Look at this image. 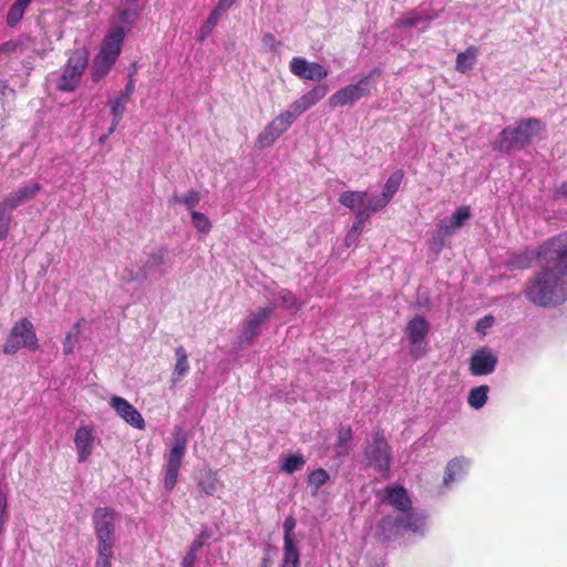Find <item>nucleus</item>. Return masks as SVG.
<instances>
[{"instance_id": "a18cd8bd", "label": "nucleus", "mask_w": 567, "mask_h": 567, "mask_svg": "<svg viewBox=\"0 0 567 567\" xmlns=\"http://www.w3.org/2000/svg\"><path fill=\"white\" fill-rule=\"evenodd\" d=\"M190 216H192V223H193L194 227L197 229V231H199L202 234H207L210 231L212 223L205 214L199 213V212H193V214H190Z\"/></svg>"}, {"instance_id": "412c9836", "label": "nucleus", "mask_w": 567, "mask_h": 567, "mask_svg": "<svg viewBox=\"0 0 567 567\" xmlns=\"http://www.w3.org/2000/svg\"><path fill=\"white\" fill-rule=\"evenodd\" d=\"M176 363L171 377V389L176 388L189 372L188 355L183 346L175 349Z\"/></svg>"}, {"instance_id": "6e6552de", "label": "nucleus", "mask_w": 567, "mask_h": 567, "mask_svg": "<svg viewBox=\"0 0 567 567\" xmlns=\"http://www.w3.org/2000/svg\"><path fill=\"white\" fill-rule=\"evenodd\" d=\"M38 338L33 324L28 319L17 322L3 346V352L14 354L21 348L35 349Z\"/></svg>"}, {"instance_id": "f8f14e48", "label": "nucleus", "mask_w": 567, "mask_h": 567, "mask_svg": "<svg viewBox=\"0 0 567 567\" xmlns=\"http://www.w3.org/2000/svg\"><path fill=\"white\" fill-rule=\"evenodd\" d=\"M369 76L361 78L357 83L349 84L334 92L329 97V105L331 107H338L353 104L369 94Z\"/></svg>"}, {"instance_id": "338daca9", "label": "nucleus", "mask_w": 567, "mask_h": 567, "mask_svg": "<svg viewBox=\"0 0 567 567\" xmlns=\"http://www.w3.org/2000/svg\"><path fill=\"white\" fill-rule=\"evenodd\" d=\"M118 124H120V122H115V117H113L112 124L107 131V134H110V135L113 134L115 132L116 127L118 126Z\"/></svg>"}, {"instance_id": "dca6fc26", "label": "nucleus", "mask_w": 567, "mask_h": 567, "mask_svg": "<svg viewBox=\"0 0 567 567\" xmlns=\"http://www.w3.org/2000/svg\"><path fill=\"white\" fill-rule=\"evenodd\" d=\"M94 429L91 425H81L74 434V445L78 453V461L85 462L92 454L95 443Z\"/></svg>"}, {"instance_id": "69168bd1", "label": "nucleus", "mask_w": 567, "mask_h": 567, "mask_svg": "<svg viewBox=\"0 0 567 567\" xmlns=\"http://www.w3.org/2000/svg\"><path fill=\"white\" fill-rule=\"evenodd\" d=\"M212 536V533L207 529V528H204L200 530L199 535L197 536L203 543H205L207 539H209Z\"/></svg>"}, {"instance_id": "0e129e2a", "label": "nucleus", "mask_w": 567, "mask_h": 567, "mask_svg": "<svg viewBox=\"0 0 567 567\" xmlns=\"http://www.w3.org/2000/svg\"><path fill=\"white\" fill-rule=\"evenodd\" d=\"M358 237H359L358 234H352V231L349 230L344 238L346 245L348 247L352 246L353 244H355Z\"/></svg>"}, {"instance_id": "13d9d810", "label": "nucleus", "mask_w": 567, "mask_h": 567, "mask_svg": "<svg viewBox=\"0 0 567 567\" xmlns=\"http://www.w3.org/2000/svg\"><path fill=\"white\" fill-rule=\"evenodd\" d=\"M134 91H135V80L133 78V73H128L127 83L125 85L124 91H122V93H124L125 95L132 96Z\"/></svg>"}, {"instance_id": "a19ab883", "label": "nucleus", "mask_w": 567, "mask_h": 567, "mask_svg": "<svg viewBox=\"0 0 567 567\" xmlns=\"http://www.w3.org/2000/svg\"><path fill=\"white\" fill-rule=\"evenodd\" d=\"M329 480L330 475L324 468H317L309 473L308 485L313 488V493H317Z\"/></svg>"}, {"instance_id": "8fccbe9b", "label": "nucleus", "mask_w": 567, "mask_h": 567, "mask_svg": "<svg viewBox=\"0 0 567 567\" xmlns=\"http://www.w3.org/2000/svg\"><path fill=\"white\" fill-rule=\"evenodd\" d=\"M370 216L363 209L355 214V220L353 221L350 230L352 234H360L363 229L364 224L369 220Z\"/></svg>"}, {"instance_id": "864d4df0", "label": "nucleus", "mask_w": 567, "mask_h": 567, "mask_svg": "<svg viewBox=\"0 0 567 567\" xmlns=\"http://www.w3.org/2000/svg\"><path fill=\"white\" fill-rule=\"evenodd\" d=\"M554 199H567V179L555 186L553 190Z\"/></svg>"}, {"instance_id": "0eeeda50", "label": "nucleus", "mask_w": 567, "mask_h": 567, "mask_svg": "<svg viewBox=\"0 0 567 567\" xmlns=\"http://www.w3.org/2000/svg\"><path fill=\"white\" fill-rule=\"evenodd\" d=\"M87 61L89 53L85 49L75 50L66 61L56 85L58 90L61 92H73L80 83Z\"/></svg>"}, {"instance_id": "f704fd0d", "label": "nucleus", "mask_w": 567, "mask_h": 567, "mask_svg": "<svg viewBox=\"0 0 567 567\" xmlns=\"http://www.w3.org/2000/svg\"><path fill=\"white\" fill-rule=\"evenodd\" d=\"M171 202L183 204L186 209L193 214V212H196L195 208L200 202V195L196 189H189L185 195L175 194Z\"/></svg>"}, {"instance_id": "49530a36", "label": "nucleus", "mask_w": 567, "mask_h": 567, "mask_svg": "<svg viewBox=\"0 0 567 567\" xmlns=\"http://www.w3.org/2000/svg\"><path fill=\"white\" fill-rule=\"evenodd\" d=\"M296 118V114L291 110H286L275 117L272 122L285 133Z\"/></svg>"}, {"instance_id": "a211bd4d", "label": "nucleus", "mask_w": 567, "mask_h": 567, "mask_svg": "<svg viewBox=\"0 0 567 567\" xmlns=\"http://www.w3.org/2000/svg\"><path fill=\"white\" fill-rule=\"evenodd\" d=\"M42 189V186L38 182H30L18 188L17 190L10 193L3 202L9 207L16 209L23 205L24 203L31 200L34 198L40 190Z\"/></svg>"}, {"instance_id": "20e7f679", "label": "nucleus", "mask_w": 567, "mask_h": 567, "mask_svg": "<svg viewBox=\"0 0 567 567\" xmlns=\"http://www.w3.org/2000/svg\"><path fill=\"white\" fill-rule=\"evenodd\" d=\"M543 123L538 118H524L506 126L492 143L495 152L511 154L525 148L540 131Z\"/></svg>"}, {"instance_id": "5fc2aeb1", "label": "nucleus", "mask_w": 567, "mask_h": 567, "mask_svg": "<svg viewBox=\"0 0 567 567\" xmlns=\"http://www.w3.org/2000/svg\"><path fill=\"white\" fill-rule=\"evenodd\" d=\"M494 322V318L492 316H486L480 319L476 323V330L478 332L485 333V330L489 328Z\"/></svg>"}, {"instance_id": "09e8293b", "label": "nucleus", "mask_w": 567, "mask_h": 567, "mask_svg": "<svg viewBox=\"0 0 567 567\" xmlns=\"http://www.w3.org/2000/svg\"><path fill=\"white\" fill-rule=\"evenodd\" d=\"M261 42L265 50L272 53H277L281 48V42L277 41L272 33H265Z\"/></svg>"}, {"instance_id": "774afa93", "label": "nucleus", "mask_w": 567, "mask_h": 567, "mask_svg": "<svg viewBox=\"0 0 567 567\" xmlns=\"http://www.w3.org/2000/svg\"><path fill=\"white\" fill-rule=\"evenodd\" d=\"M109 137H110V134H107V133L100 136V138H99L100 144H104Z\"/></svg>"}, {"instance_id": "4be33fe9", "label": "nucleus", "mask_w": 567, "mask_h": 567, "mask_svg": "<svg viewBox=\"0 0 567 567\" xmlns=\"http://www.w3.org/2000/svg\"><path fill=\"white\" fill-rule=\"evenodd\" d=\"M468 465L470 461L465 457L451 460L445 467L443 484L447 486L453 482L462 480L466 474Z\"/></svg>"}, {"instance_id": "f3484780", "label": "nucleus", "mask_w": 567, "mask_h": 567, "mask_svg": "<svg viewBox=\"0 0 567 567\" xmlns=\"http://www.w3.org/2000/svg\"><path fill=\"white\" fill-rule=\"evenodd\" d=\"M125 35H126V30H124L123 27H116V28L112 29L105 35L99 53H101L116 62L121 54Z\"/></svg>"}, {"instance_id": "9d476101", "label": "nucleus", "mask_w": 567, "mask_h": 567, "mask_svg": "<svg viewBox=\"0 0 567 567\" xmlns=\"http://www.w3.org/2000/svg\"><path fill=\"white\" fill-rule=\"evenodd\" d=\"M275 309L276 305L269 303L248 316L238 334V344L240 348L248 347L254 342L260 333L261 326L270 318Z\"/></svg>"}, {"instance_id": "a878e982", "label": "nucleus", "mask_w": 567, "mask_h": 567, "mask_svg": "<svg viewBox=\"0 0 567 567\" xmlns=\"http://www.w3.org/2000/svg\"><path fill=\"white\" fill-rule=\"evenodd\" d=\"M131 6L120 10L117 13V22L126 30V33L131 30L133 23L137 20L142 12V8L138 6L137 0H128Z\"/></svg>"}, {"instance_id": "de8ad7c7", "label": "nucleus", "mask_w": 567, "mask_h": 567, "mask_svg": "<svg viewBox=\"0 0 567 567\" xmlns=\"http://www.w3.org/2000/svg\"><path fill=\"white\" fill-rule=\"evenodd\" d=\"M297 520L293 516L286 517L284 522V543H296L293 539V529L296 528Z\"/></svg>"}, {"instance_id": "6ab92c4d", "label": "nucleus", "mask_w": 567, "mask_h": 567, "mask_svg": "<svg viewBox=\"0 0 567 567\" xmlns=\"http://www.w3.org/2000/svg\"><path fill=\"white\" fill-rule=\"evenodd\" d=\"M167 249L163 246L153 249L147 254L146 259L143 261L142 268L145 271L146 277L158 274L164 276L167 269L164 268L166 262Z\"/></svg>"}, {"instance_id": "e2e57ef3", "label": "nucleus", "mask_w": 567, "mask_h": 567, "mask_svg": "<svg viewBox=\"0 0 567 567\" xmlns=\"http://www.w3.org/2000/svg\"><path fill=\"white\" fill-rule=\"evenodd\" d=\"M235 2L236 0H218L216 7L226 12Z\"/></svg>"}, {"instance_id": "1a4fd4ad", "label": "nucleus", "mask_w": 567, "mask_h": 567, "mask_svg": "<svg viewBox=\"0 0 567 567\" xmlns=\"http://www.w3.org/2000/svg\"><path fill=\"white\" fill-rule=\"evenodd\" d=\"M429 331L430 324L423 316L417 315L406 323L404 334L410 342V354L413 358L420 359L426 353Z\"/></svg>"}, {"instance_id": "cd10ccee", "label": "nucleus", "mask_w": 567, "mask_h": 567, "mask_svg": "<svg viewBox=\"0 0 567 567\" xmlns=\"http://www.w3.org/2000/svg\"><path fill=\"white\" fill-rule=\"evenodd\" d=\"M275 123L271 121L264 131L258 135L256 140V146L260 150L271 146L282 134Z\"/></svg>"}, {"instance_id": "c756f323", "label": "nucleus", "mask_w": 567, "mask_h": 567, "mask_svg": "<svg viewBox=\"0 0 567 567\" xmlns=\"http://www.w3.org/2000/svg\"><path fill=\"white\" fill-rule=\"evenodd\" d=\"M32 0H16L10 7L6 22L10 28L17 27L23 19L25 10Z\"/></svg>"}, {"instance_id": "b1692460", "label": "nucleus", "mask_w": 567, "mask_h": 567, "mask_svg": "<svg viewBox=\"0 0 567 567\" xmlns=\"http://www.w3.org/2000/svg\"><path fill=\"white\" fill-rule=\"evenodd\" d=\"M367 198V192L347 190L340 194L339 203L349 208L355 215L361 209H364Z\"/></svg>"}, {"instance_id": "ea45409f", "label": "nucleus", "mask_w": 567, "mask_h": 567, "mask_svg": "<svg viewBox=\"0 0 567 567\" xmlns=\"http://www.w3.org/2000/svg\"><path fill=\"white\" fill-rule=\"evenodd\" d=\"M12 210L13 208L6 205L3 200L0 203V240H3L9 234Z\"/></svg>"}, {"instance_id": "79ce46f5", "label": "nucleus", "mask_w": 567, "mask_h": 567, "mask_svg": "<svg viewBox=\"0 0 567 567\" xmlns=\"http://www.w3.org/2000/svg\"><path fill=\"white\" fill-rule=\"evenodd\" d=\"M391 200L383 195L382 193L379 196L367 198V203L364 206V212L371 217L372 214H375L388 206Z\"/></svg>"}, {"instance_id": "c85d7f7f", "label": "nucleus", "mask_w": 567, "mask_h": 567, "mask_svg": "<svg viewBox=\"0 0 567 567\" xmlns=\"http://www.w3.org/2000/svg\"><path fill=\"white\" fill-rule=\"evenodd\" d=\"M224 12L225 11L219 10L218 7H215L212 10L208 18L204 21V23L200 25V28L196 32V39L199 42H204L207 39V37L213 32L214 28L218 23V21L221 18Z\"/></svg>"}, {"instance_id": "2f4dec72", "label": "nucleus", "mask_w": 567, "mask_h": 567, "mask_svg": "<svg viewBox=\"0 0 567 567\" xmlns=\"http://www.w3.org/2000/svg\"><path fill=\"white\" fill-rule=\"evenodd\" d=\"M489 388L487 385H478L470 390L467 403L474 410L482 409L488 399Z\"/></svg>"}, {"instance_id": "5701e85b", "label": "nucleus", "mask_w": 567, "mask_h": 567, "mask_svg": "<svg viewBox=\"0 0 567 567\" xmlns=\"http://www.w3.org/2000/svg\"><path fill=\"white\" fill-rule=\"evenodd\" d=\"M440 18V13L434 9L413 10L400 19V24L412 28L421 23L430 22Z\"/></svg>"}, {"instance_id": "393cba45", "label": "nucleus", "mask_w": 567, "mask_h": 567, "mask_svg": "<svg viewBox=\"0 0 567 567\" xmlns=\"http://www.w3.org/2000/svg\"><path fill=\"white\" fill-rule=\"evenodd\" d=\"M197 484L200 494L212 496L217 492L220 482L217 473L208 468L200 472Z\"/></svg>"}, {"instance_id": "423d86ee", "label": "nucleus", "mask_w": 567, "mask_h": 567, "mask_svg": "<svg viewBox=\"0 0 567 567\" xmlns=\"http://www.w3.org/2000/svg\"><path fill=\"white\" fill-rule=\"evenodd\" d=\"M363 456L367 466L372 467L382 477L389 478L392 452L383 432L378 431L372 435L364 449Z\"/></svg>"}, {"instance_id": "c9c22d12", "label": "nucleus", "mask_w": 567, "mask_h": 567, "mask_svg": "<svg viewBox=\"0 0 567 567\" xmlns=\"http://www.w3.org/2000/svg\"><path fill=\"white\" fill-rule=\"evenodd\" d=\"M403 177L404 173L402 169H396L395 172H393L386 179L382 188V194L385 195L391 200L399 190Z\"/></svg>"}, {"instance_id": "58836bf2", "label": "nucleus", "mask_w": 567, "mask_h": 567, "mask_svg": "<svg viewBox=\"0 0 567 567\" xmlns=\"http://www.w3.org/2000/svg\"><path fill=\"white\" fill-rule=\"evenodd\" d=\"M328 93V86L326 84H319L306 92L300 96L307 109L317 104Z\"/></svg>"}, {"instance_id": "603ef678", "label": "nucleus", "mask_w": 567, "mask_h": 567, "mask_svg": "<svg viewBox=\"0 0 567 567\" xmlns=\"http://www.w3.org/2000/svg\"><path fill=\"white\" fill-rule=\"evenodd\" d=\"M447 235H443L440 233V229L437 228L436 229V234L433 236L431 243H430V248L435 251L436 254H439L443 246H444V239Z\"/></svg>"}, {"instance_id": "ddd939ff", "label": "nucleus", "mask_w": 567, "mask_h": 567, "mask_svg": "<svg viewBox=\"0 0 567 567\" xmlns=\"http://www.w3.org/2000/svg\"><path fill=\"white\" fill-rule=\"evenodd\" d=\"M498 359L492 350L483 347L472 353L468 370L475 377L489 375L495 371Z\"/></svg>"}, {"instance_id": "72a5a7b5", "label": "nucleus", "mask_w": 567, "mask_h": 567, "mask_svg": "<svg viewBox=\"0 0 567 567\" xmlns=\"http://www.w3.org/2000/svg\"><path fill=\"white\" fill-rule=\"evenodd\" d=\"M83 322V319L78 320L72 328L66 332L65 339L63 341V353L64 354H71L73 353L76 344L80 340V333H81V324Z\"/></svg>"}, {"instance_id": "4d7b16f0", "label": "nucleus", "mask_w": 567, "mask_h": 567, "mask_svg": "<svg viewBox=\"0 0 567 567\" xmlns=\"http://www.w3.org/2000/svg\"><path fill=\"white\" fill-rule=\"evenodd\" d=\"M197 554H194L192 551H187V554L184 556L181 567H194L196 561Z\"/></svg>"}, {"instance_id": "f03ea898", "label": "nucleus", "mask_w": 567, "mask_h": 567, "mask_svg": "<svg viewBox=\"0 0 567 567\" xmlns=\"http://www.w3.org/2000/svg\"><path fill=\"white\" fill-rule=\"evenodd\" d=\"M546 265L524 290L526 299L538 307L551 308L567 299V258Z\"/></svg>"}, {"instance_id": "4468645a", "label": "nucleus", "mask_w": 567, "mask_h": 567, "mask_svg": "<svg viewBox=\"0 0 567 567\" xmlns=\"http://www.w3.org/2000/svg\"><path fill=\"white\" fill-rule=\"evenodd\" d=\"M290 72L302 80L321 81L328 76V70L317 62H309L301 56H295L289 64Z\"/></svg>"}, {"instance_id": "052dcab7", "label": "nucleus", "mask_w": 567, "mask_h": 567, "mask_svg": "<svg viewBox=\"0 0 567 567\" xmlns=\"http://www.w3.org/2000/svg\"><path fill=\"white\" fill-rule=\"evenodd\" d=\"M351 439H352V433H351L350 429H348L347 432L340 433L339 434L340 446H342L343 444L347 446V444L351 441Z\"/></svg>"}, {"instance_id": "7ed1b4c3", "label": "nucleus", "mask_w": 567, "mask_h": 567, "mask_svg": "<svg viewBox=\"0 0 567 567\" xmlns=\"http://www.w3.org/2000/svg\"><path fill=\"white\" fill-rule=\"evenodd\" d=\"M567 258V233H561L543 243L536 250L525 248L511 252L505 260L507 270L528 269L534 260L539 265H550L558 259Z\"/></svg>"}, {"instance_id": "bf43d9fd", "label": "nucleus", "mask_w": 567, "mask_h": 567, "mask_svg": "<svg viewBox=\"0 0 567 567\" xmlns=\"http://www.w3.org/2000/svg\"><path fill=\"white\" fill-rule=\"evenodd\" d=\"M17 48V42L10 40L0 44V52H12L16 51Z\"/></svg>"}, {"instance_id": "bb28decb", "label": "nucleus", "mask_w": 567, "mask_h": 567, "mask_svg": "<svg viewBox=\"0 0 567 567\" xmlns=\"http://www.w3.org/2000/svg\"><path fill=\"white\" fill-rule=\"evenodd\" d=\"M115 64V61L111 60L110 58L97 53L94 58L92 70H91V78L94 82H100L102 79H104L109 72L111 71L112 66Z\"/></svg>"}, {"instance_id": "f257e3e1", "label": "nucleus", "mask_w": 567, "mask_h": 567, "mask_svg": "<svg viewBox=\"0 0 567 567\" xmlns=\"http://www.w3.org/2000/svg\"><path fill=\"white\" fill-rule=\"evenodd\" d=\"M378 496L396 511L394 516L388 515L381 519L379 527L382 533L425 535L427 516L423 511L412 507V501L403 486L388 485Z\"/></svg>"}, {"instance_id": "680f3d73", "label": "nucleus", "mask_w": 567, "mask_h": 567, "mask_svg": "<svg viewBox=\"0 0 567 567\" xmlns=\"http://www.w3.org/2000/svg\"><path fill=\"white\" fill-rule=\"evenodd\" d=\"M204 544H205V543H203L198 537H196V538L192 542V544H190V546H189L188 551H192V553H194V554H197V553L202 549V547L204 546Z\"/></svg>"}, {"instance_id": "aec40b11", "label": "nucleus", "mask_w": 567, "mask_h": 567, "mask_svg": "<svg viewBox=\"0 0 567 567\" xmlns=\"http://www.w3.org/2000/svg\"><path fill=\"white\" fill-rule=\"evenodd\" d=\"M471 217L468 206L458 207L451 217H445L440 220L437 227L443 235H452Z\"/></svg>"}, {"instance_id": "4c0bfd02", "label": "nucleus", "mask_w": 567, "mask_h": 567, "mask_svg": "<svg viewBox=\"0 0 567 567\" xmlns=\"http://www.w3.org/2000/svg\"><path fill=\"white\" fill-rule=\"evenodd\" d=\"M131 96L120 93L117 96L109 101L111 114L115 117V122H121L126 110Z\"/></svg>"}, {"instance_id": "6e6d98bb", "label": "nucleus", "mask_w": 567, "mask_h": 567, "mask_svg": "<svg viewBox=\"0 0 567 567\" xmlns=\"http://www.w3.org/2000/svg\"><path fill=\"white\" fill-rule=\"evenodd\" d=\"M288 110H291L292 113L296 114V117L299 116L300 114H302L303 112H306L308 109L307 106L305 105V103L302 102V100L299 97L298 100H296L290 106Z\"/></svg>"}, {"instance_id": "9b49d317", "label": "nucleus", "mask_w": 567, "mask_h": 567, "mask_svg": "<svg viewBox=\"0 0 567 567\" xmlns=\"http://www.w3.org/2000/svg\"><path fill=\"white\" fill-rule=\"evenodd\" d=\"M117 520L116 512L111 507H97L92 522L97 543L115 544V523Z\"/></svg>"}, {"instance_id": "39448f33", "label": "nucleus", "mask_w": 567, "mask_h": 567, "mask_svg": "<svg viewBox=\"0 0 567 567\" xmlns=\"http://www.w3.org/2000/svg\"><path fill=\"white\" fill-rule=\"evenodd\" d=\"M187 449V436L181 430H175L168 451L164 454L163 484L167 492L174 489L178 481V473Z\"/></svg>"}, {"instance_id": "e433bc0d", "label": "nucleus", "mask_w": 567, "mask_h": 567, "mask_svg": "<svg viewBox=\"0 0 567 567\" xmlns=\"http://www.w3.org/2000/svg\"><path fill=\"white\" fill-rule=\"evenodd\" d=\"M300 555L296 543H284V559L281 567H299Z\"/></svg>"}, {"instance_id": "3c124183", "label": "nucleus", "mask_w": 567, "mask_h": 567, "mask_svg": "<svg viewBox=\"0 0 567 567\" xmlns=\"http://www.w3.org/2000/svg\"><path fill=\"white\" fill-rule=\"evenodd\" d=\"M279 297H280V300H281V303L288 308V309H291L293 307H296L297 305V300H296V297L292 292L286 290V289H282L280 292H279Z\"/></svg>"}, {"instance_id": "473e14b6", "label": "nucleus", "mask_w": 567, "mask_h": 567, "mask_svg": "<svg viewBox=\"0 0 567 567\" xmlns=\"http://www.w3.org/2000/svg\"><path fill=\"white\" fill-rule=\"evenodd\" d=\"M114 546L112 543H97L95 567H111Z\"/></svg>"}, {"instance_id": "7c9ffc66", "label": "nucleus", "mask_w": 567, "mask_h": 567, "mask_svg": "<svg viewBox=\"0 0 567 567\" xmlns=\"http://www.w3.org/2000/svg\"><path fill=\"white\" fill-rule=\"evenodd\" d=\"M477 50L470 47L465 51L460 52L456 56L455 69L461 73H466L476 63Z\"/></svg>"}, {"instance_id": "c03bdc74", "label": "nucleus", "mask_w": 567, "mask_h": 567, "mask_svg": "<svg viewBox=\"0 0 567 567\" xmlns=\"http://www.w3.org/2000/svg\"><path fill=\"white\" fill-rule=\"evenodd\" d=\"M147 277L145 275V271L143 270L142 266H130L126 267L123 272L121 274V279L124 282H133V281H143Z\"/></svg>"}, {"instance_id": "2eb2a0df", "label": "nucleus", "mask_w": 567, "mask_h": 567, "mask_svg": "<svg viewBox=\"0 0 567 567\" xmlns=\"http://www.w3.org/2000/svg\"><path fill=\"white\" fill-rule=\"evenodd\" d=\"M110 405L131 426L137 430L145 429L146 424L142 414L127 400L114 395L111 398Z\"/></svg>"}, {"instance_id": "37998d69", "label": "nucleus", "mask_w": 567, "mask_h": 567, "mask_svg": "<svg viewBox=\"0 0 567 567\" xmlns=\"http://www.w3.org/2000/svg\"><path fill=\"white\" fill-rule=\"evenodd\" d=\"M306 464V460L300 454H291L287 456L281 464V470L288 474H292Z\"/></svg>"}]
</instances>
